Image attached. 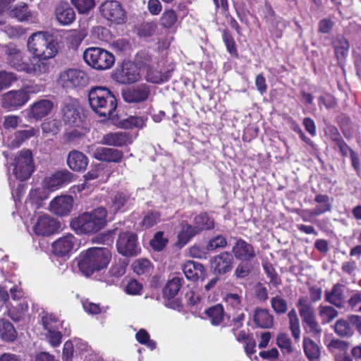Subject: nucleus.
<instances>
[{
    "label": "nucleus",
    "instance_id": "obj_1",
    "mask_svg": "<svg viewBox=\"0 0 361 361\" xmlns=\"http://www.w3.org/2000/svg\"><path fill=\"white\" fill-rule=\"evenodd\" d=\"M59 43L54 37L47 32L33 33L27 40V49L32 54V61L37 65L44 64L43 73L49 70L48 60L58 53Z\"/></svg>",
    "mask_w": 361,
    "mask_h": 361
},
{
    "label": "nucleus",
    "instance_id": "obj_2",
    "mask_svg": "<svg viewBox=\"0 0 361 361\" xmlns=\"http://www.w3.org/2000/svg\"><path fill=\"white\" fill-rule=\"evenodd\" d=\"M112 257L111 252L106 247H90L82 251L75 259L80 271L85 276L106 269Z\"/></svg>",
    "mask_w": 361,
    "mask_h": 361
},
{
    "label": "nucleus",
    "instance_id": "obj_3",
    "mask_svg": "<svg viewBox=\"0 0 361 361\" xmlns=\"http://www.w3.org/2000/svg\"><path fill=\"white\" fill-rule=\"evenodd\" d=\"M107 214L105 207H99L72 219L70 226L78 235L95 234L107 225Z\"/></svg>",
    "mask_w": 361,
    "mask_h": 361
},
{
    "label": "nucleus",
    "instance_id": "obj_4",
    "mask_svg": "<svg viewBox=\"0 0 361 361\" xmlns=\"http://www.w3.org/2000/svg\"><path fill=\"white\" fill-rule=\"evenodd\" d=\"M88 101L92 110L105 119L113 117L117 106V95L103 86L92 87L88 92Z\"/></svg>",
    "mask_w": 361,
    "mask_h": 361
},
{
    "label": "nucleus",
    "instance_id": "obj_5",
    "mask_svg": "<svg viewBox=\"0 0 361 361\" xmlns=\"http://www.w3.org/2000/svg\"><path fill=\"white\" fill-rule=\"evenodd\" d=\"M85 61L96 70H107L115 63L114 54L101 47H91L83 53Z\"/></svg>",
    "mask_w": 361,
    "mask_h": 361
},
{
    "label": "nucleus",
    "instance_id": "obj_6",
    "mask_svg": "<svg viewBox=\"0 0 361 361\" xmlns=\"http://www.w3.org/2000/svg\"><path fill=\"white\" fill-rule=\"evenodd\" d=\"M100 16L111 24L120 25L128 20V15L123 5L117 0H106L98 8Z\"/></svg>",
    "mask_w": 361,
    "mask_h": 361
},
{
    "label": "nucleus",
    "instance_id": "obj_7",
    "mask_svg": "<svg viewBox=\"0 0 361 361\" xmlns=\"http://www.w3.org/2000/svg\"><path fill=\"white\" fill-rule=\"evenodd\" d=\"M13 173L21 181L28 179L35 170L32 153L30 149H23L16 155L13 162Z\"/></svg>",
    "mask_w": 361,
    "mask_h": 361
},
{
    "label": "nucleus",
    "instance_id": "obj_8",
    "mask_svg": "<svg viewBox=\"0 0 361 361\" xmlns=\"http://www.w3.org/2000/svg\"><path fill=\"white\" fill-rule=\"evenodd\" d=\"M302 324L305 331L314 336L319 335L322 329L318 324L313 306L306 298H300L297 304Z\"/></svg>",
    "mask_w": 361,
    "mask_h": 361
},
{
    "label": "nucleus",
    "instance_id": "obj_9",
    "mask_svg": "<svg viewBox=\"0 0 361 361\" xmlns=\"http://www.w3.org/2000/svg\"><path fill=\"white\" fill-rule=\"evenodd\" d=\"M116 246L117 252L126 257H136L141 252L137 234L130 231L120 233Z\"/></svg>",
    "mask_w": 361,
    "mask_h": 361
},
{
    "label": "nucleus",
    "instance_id": "obj_10",
    "mask_svg": "<svg viewBox=\"0 0 361 361\" xmlns=\"http://www.w3.org/2000/svg\"><path fill=\"white\" fill-rule=\"evenodd\" d=\"M62 86L67 89H82L90 82L88 75L83 71L76 68H68L59 75Z\"/></svg>",
    "mask_w": 361,
    "mask_h": 361
},
{
    "label": "nucleus",
    "instance_id": "obj_11",
    "mask_svg": "<svg viewBox=\"0 0 361 361\" xmlns=\"http://www.w3.org/2000/svg\"><path fill=\"white\" fill-rule=\"evenodd\" d=\"M235 259L228 251H224L213 256L210 259L211 268L217 276L229 274L234 267Z\"/></svg>",
    "mask_w": 361,
    "mask_h": 361
},
{
    "label": "nucleus",
    "instance_id": "obj_12",
    "mask_svg": "<svg viewBox=\"0 0 361 361\" xmlns=\"http://www.w3.org/2000/svg\"><path fill=\"white\" fill-rule=\"evenodd\" d=\"M9 65L18 71H23L29 75L38 76L43 74L44 68L46 67L44 64L37 65L32 61L31 58L27 61H23V53H20L16 56L7 58Z\"/></svg>",
    "mask_w": 361,
    "mask_h": 361
},
{
    "label": "nucleus",
    "instance_id": "obj_13",
    "mask_svg": "<svg viewBox=\"0 0 361 361\" xmlns=\"http://www.w3.org/2000/svg\"><path fill=\"white\" fill-rule=\"evenodd\" d=\"M75 179L76 176L68 169L58 170L51 176L45 178L44 186L50 191H55L73 183Z\"/></svg>",
    "mask_w": 361,
    "mask_h": 361
},
{
    "label": "nucleus",
    "instance_id": "obj_14",
    "mask_svg": "<svg viewBox=\"0 0 361 361\" xmlns=\"http://www.w3.org/2000/svg\"><path fill=\"white\" fill-rule=\"evenodd\" d=\"M151 94L150 86L140 83L126 87L122 91L123 100L127 103H141L148 99Z\"/></svg>",
    "mask_w": 361,
    "mask_h": 361
},
{
    "label": "nucleus",
    "instance_id": "obj_15",
    "mask_svg": "<svg viewBox=\"0 0 361 361\" xmlns=\"http://www.w3.org/2000/svg\"><path fill=\"white\" fill-rule=\"evenodd\" d=\"M61 227L59 221L47 214L39 216L33 226V232L38 236H49L56 233Z\"/></svg>",
    "mask_w": 361,
    "mask_h": 361
},
{
    "label": "nucleus",
    "instance_id": "obj_16",
    "mask_svg": "<svg viewBox=\"0 0 361 361\" xmlns=\"http://www.w3.org/2000/svg\"><path fill=\"white\" fill-rule=\"evenodd\" d=\"M114 79L121 84H130L137 82L140 76L136 66L130 62L123 63L113 73Z\"/></svg>",
    "mask_w": 361,
    "mask_h": 361
},
{
    "label": "nucleus",
    "instance_id": "obj_17",
    "mask_svg": "<svg viewBox=\"0 0 361 361\" xmlns=\"http://www.w3.org/2000/svg\"><path fill=\"white\" fill-rule=\"evenodd\" d=\"M77 241L74 235L68 233L52 243V253L57 257H66L75 249Z\"/></svg>",
    "mask_w": 361,
    "mask_h": 361
},
{
    "label": "nucleus",
    "instance_id": "obj_18",
    "mask_svg": "<svg viewBox=\"0 0 361 361\" xmlns=\"http://www.w3.org/2000/svg\"><path fill=\"white\" fill-rule=\"evenodd\" d=\"M231 253L240 261H252L257 255L254 246L241 238L234 243Z\"/></svg>",
    "mask_w": 361,
    "mask_h": 361
},
{
    "label": "nucleus",
    "instance_id": "obj_19",
    "mask_svg": "<svg viewBox=\"0 0 361 361\" xmlns=\"http://www.w3.org/2000/svg\"><path fill=\"white\" fill-rule=\"evenodd\" d=\"M54 15L56 21L63 26L71 25L76 18L73 8L65 1H60L56 4Z\"/></svg>",
    "mask_w": 361,
    "mask_h": 361
},
{
    "label": "nucleus",
    "instance_id": "obj_20",
    "mask_svg": "<svg viewBox=\"0 0 361 361\" xmlns=\"http://www.w3.org/2000/svg\"><path fill=\"white\" fill-rule=\"evenodd\" d=\"M131 194L127 190L116 192L111 197V202L109 204L110 213L114 214L126 212L130 204Z\"/></svg>",
    "mask_w": 361,
    "mask_h": 361
},
{
    "label": "nucleus",
    "instance_id": "obj_21",
    "mask_svg": "<svg viewBox=\"0 0 361 361\" xmlns=\"http://www.w3.org/2000/svg\"><path fill=\"white\" fill-rule=\"evenodd\" d=\"M61 118L70 127H79L82 123V116L73 103H63L61 109Z\"/></svg>",
    "mask_w": 361,
    "mask_h": 361
},
{
    "label": "nucleus",
    "instance_id": "obj_22",
    "mask_svg": "<svg viewBox=\"0 0 361 361\" xmlns=\"http://www.w3.org/2000/svg\"><path fill=\"white\" fill-rule=\"evenodd\" d=\"M73 198L71 195L58 196L51 201L50 210L57 216H68L73 209Z\"/></svg>",
    "mask_w": 361,
    "mask_h": 361
},
{
    "label": "nucleus",
    "instance_id": "obj_23",
    "mask_svg": "<svg viewBox=\"0 0 361 361\" xmlns=\"http://www.w3.org/2000/svg\"><path fill=\"white\" fill-rule=\"evenodd\" d=\"M29 99L28 93L23 90L10 91L4 95L2 103L4 107L13 110L23 106Z\"/></svg>",
    "mask_w": 361,
    "mask_h": 361
},
{
    "label": "nucleus",
    "instance_id": "obj_24",
    "mask_svg": "<svg viewBox=\"0 0 361 361\" xmlns=\"http://www.w3.org/2000/svg\"><path fill=\"white\" fill-rule=\"evenodd\" d=\"M187 279L197 281H203L207 276L206 269L204 265L194 260H187L181 267Z\"/></svg>",
    "mask_w": 361,
    "mask_h": 361
},
{
    "label": "nucleus",
    "instance_id": "obj_25",
    "mask_svg": "<svg viewBox=\"0 0 361 361\" xmlns=\"http://www.w3.org/2000/svg\"><path fill=\"white\" fill-rule=\"evenodd\" d=\"M345 286L341 283L335 284L330 290L324 293L325 301L338 309L346 307L347 298L344 295Z\"/></svg>",
    "mask_w": 361,
    "mask_h": 361
},
{
    "label": "nucleus",
    "instance_id": "obj_26",
    "mask_svg": "<svg viewBox=\"0 0 361 361\" xmlns=\"http://www.w3.org/2000/svg\"><path fill=\"white\" fill-rule=\"evenodd\" d=\"M123 157V151L115 148L99 147L94 152L96 159L107 163H120Z\"/></svg>",
    "mask_w": 361,
    "mask_h": 361
},
{
    "label": "nucleus",
    "instance_id": "obj_27",
    "mask_svg": "<svg viewBox=\"0 0 361 361\" xmlns=\"http://www.w3.org/2000/svg\"><path fill=\"white\" fill-rule=\"evenodd\" d=\"M66 163L72 171L83 172L87 169L89 159L88 157L82 152L73 149L68 154Z\"/></svg>",
    "mask_w": 361,
    "mask_h": 361
},
{
    "label": "nucleus",
    "instance_id": "obj_28",
    "mask_svg": "<svg viewBox=\"0 0 361 361\" xmlns=\"http://www.w3.org/2000/svg\"><path fill=\"white\" fill-rule=\"evenodd\" d=\"M53 107V102L49 99L37 101L30 106L29 116L36 121H39L49 115Z\"/></svg>",
    "mask_w": 361,
    "mask_h": 361
},
{
    "label": "nucleus",
    "instance_id": "obj_29",
    "mask_svg": "<svg viewBox=\"0 0 361 361\" xmlns=\"http://www.w3.org/2000/svg\"><path fill=\"white\" fill-rule=\"evenodd\" d=\"M102 143L110 146L123 147L130 143V137L124 132L109 133L103 137Z\"/></svg>",
    "mask_w": 361,
    "mask_h": 361
},
{
    "label": "nucleus",
    "instance_id": "obj_30",
    "mask_svg": "<svg viewBox=\"0 0 361 361\" xmlns=\"http://www.w3.org/2000/svg\"><path fill=\"white\" fill-rule=\"evenodd\" d=\"M181 229L178 233V243L181 246L186 245L193 237L200 234L195 225L183 220L180 223Z\"/></svg>",
    "mask_w": 361,
    "mask_h": 361
},
{
    "label": "nucleus",
    "instance_id": "obj_31",
    "mask_svg": "<svg viewBox=\"0 0 361 361\" xmlns=\"http://www.w3.org/2000/svg\"><path fill=\"white\" fill-rule=\"evenodd\" d=\"M205 319H209L213 326H219L225 317V311L221 304L212 305L204 310Z\"/></svg>",
    "mask_w": 361,
    "mask_h": 361
},
{
    "label": "nucleus",
    "instance_id": "obj_32",
    "mask_svg": "<svg viewBox=\"0 0 361 361\" xmlns=\"http://www.w3.org/2000/svg\"><path fill=\"white\" fill-rule=\"evenodd\" d=\"M184 282V279L180 276H174L169 279L163 288V297L169 300L174 298L178 295Z\"/></svg>",
    "mask_w": 361,
    "mask_h": 361
},
{
    "label": "nucleus",
    "instance_id": "obj_33",
    "mask_svg": "<svg viewBox=\"0 0 361 361\" xmlns=\"http://www.w3.org/2000/svg\"><path fill=\"white\" fill-rule=\"evenodd\" d=\"M255 325L262 329H269L273 326V316L267 309L256 308L253 314Z\"/></svg>",
    "mask_w": 361,
    "mask_h": 361
},
{
    "label": "nucleus",
    "instance_id": "obj_34",
    "mask_svg": "<svg viewBox=\"0 0 361 361\" xmlns=\"http://www.w3.org/2000/svg\"><path fill=\"white\" fill-rule=\"evenodd\" d=\"M193 224L201 233L204 231H210L215 228V221L207 212H202L195 216Z\"/></svg>",
    "mask_w": 361,
    "mask_h": 361
},
{
    "label": "nucleus",
    "instance_id": "obj_35",
    "mask_svg": "<svg viewBox=\"0 0 361 361\" xmlns=\"http://www.w3.org/2000/svg\"><path fill=\"white\" fill-rule=\"evenodd\" d=\"M18 334L13 324L6 319H0V338L6 342H13Z\"/></svg>",
    "mask_w": 361,
    "mask_h": 361
},
{
    "label": "nucleus",
    "instance_id": "obj_36",
    "mask_svg": "<svg viewBox=\"0 0 361 361\" xmlns=\"http://www.w3.org/2000/svg\"><path fill=\"white\" fill-rule=\"evenodd\" d=\"M314 202H317V204L312 210L313 215L319 216L331 210L332 204L329 196L322 194L317 195L314 198Z\"/></svg>",
    "mask_w": 361,
    "mask_h": 361
},
{
    "label": "nucleus",
    "instance_id": "obj_37",
    "mask_svg": "<svg viewBox=\"0 0 361 361\" xmlns=\"http://www.w3.org/2000/svg\"><path fill=\"white\" fill-rule=\"evenodd\" d=\"M334 51L338 61H344L348 56L350 44L343 36H338L333 41Z\"/></svg>",
    "mask_w": 361,
    "mask_h": 361
},
{
    "label": "nucleus",
    "instance_id": "obj_38",
    "mask_svg": "<svg viewBox=\"0 0 361 361\" xmlns=\"http://www.w3.org/2000/svg\"><path fill=\"white\" fill-rule=\"evenodd\" d=\"M8 15L18 21L28 20L32 17V13L25 3H20L9 11Z\"/></svg>",
    "mask_w": 361,
    "mask_h": 361
},
{
    "label": "nucleus",
    "instance_id": "obj_39",
    "mask_svg": "<svg viewBox=\"0 0 361 361\" xmlns=\"http://www.w3.org/2000/svg\"><path fill=\"white\" fill-rule=\"evenodd\" d=\"M262 268L268 281L267 283L270 287L276 288L281 282V278L272 264L269 262L262 263Z\"/></svg>",
    "mask_w": 361,
    "mask_h": 361
},
{
    "label": "nucleus",
    "instance_id": "obj_40",
    "mask_svg": "<svg viewBox=\"0 0 361 361\" xmlns=\"http://www.w3.org/2000/svg\"><path fill=\"white\" fill-rule=\"evenodd\" d=\"M318 314L322 324H329L338 316V312L334 307L329 305H319Z\"/></svg>",
    "mask_w": 361,
    "mask_h": 361
},
{
    "label": "nucleus",
    "instance_id": "obj_41",
    "mask_svg": "<svg viewBox=\"0 0 361 361\" xmlns=\"http://www.w3.org/2000/svg\"><path fill=\"white\" fill-rule=\"evenodd\" d=\"M222 39L226 46V51L228 54L233 57H238V52L237 45L231 32L225 28L222 30Z\"/></svg>",
    "mask_w": 361,
    "mask_h": 361
},
{
    "label": "nucleus",
    "instance_id": "obj_42",
    "mask_svg": "<svg viewBox=\"0 0 361 361\" xmlns=\"http://www.w3.org/2000/svg\"><path fill=\"white\" fill-rule=\"evenodd\" d=\"M157 29V23L154 21H145L136 27V33L140 37H150L154 35Z\"/></svg>",
    "mask_w": 361,
    "mask_h": 361
},
{
    "label": "nucleus",
    "instance_id": "obj_43",
    "mask_svg": "<svg viewBox=\"0 0 361 361\" xmlns=\"http://www.w3.org/2000/svg\"><path fill=\"white\" fill-rule=\"evenodd\" d=\"M161 221V213L156 210H148L145 214L140 225L145 229H149Z\"/></svg>",
    "mask_w": 361,
    "mask_h": 361
},
{
    "label": "nucleus",
    "instance_id": "obj_44",
    "mask_svg": "<svg viewBox=\"0 0 361 361\" xmlns=\"http://www.w3.org/2000/svg\"><path fill=\"white\" fill-rule=\"evenodd\" d=\"M252 269L251 261L241 260L236 266L233 276L238 280L245 279L250 275Z\"/></svg>",
    "mask_w": 361,
    "mask_h": 361
},
{
    "label": "nucleus",
    "instance_id": "obj_45",
    "mask_svg": "<svg viewBox=\"0 0 361 361\" xmlns=\"http://www.w3.org/2000/svg\"><path fill=\"white\" fill-rule=\"evenodd\" d=\"M128 265V261L126 259H120L115 261L111 266L107 274L109 277L120 278L126 274Z\"/></svg>",
    "mask_w": 361,
    "mask_h": 361
},
{
    "label": "nucleus",
    "instance_id": "obj_46",
    "mask_svg": "<svg viewBox=\"0 0 361 361\" xmlns=\"http://www.w3.org/2000/svg\"><path fill=\"white\" fill-rule=\"evenodd\" d=\"M303 348L309 360H313L319 357L320 354L319 348L312 340L304 338Z\"/></svg>",
    "mask_w": 361,
    "mask_h": 361
},
{
    "label": "nucleus",
    "instance_id": "obj_47",
    "mask_svg": "<svg viewBox=\"0 0 361 361\" xmlns=\"http://www.w3.org/2000/svg\"><path fill=\"white\" fill-rule=\"evenodd\" d=\"M334 331L340 337H349L353 334L350 323L344 319L336 321L334 324Z\"/></svg>",
    "mask_w": 361,
    "mask_h": 361
},
{
    "label": "nucleus",
    "instance_id": "obj_48",
    "mask_svg": "<svg viewBox=\"0 0 361 361\" xmlns=\"http://www.w3.org/2000/svg\"><path fill=\"white\" fill-rule=\"evenodd\" d=\"M145 120L142 116H130L119 122V126L125 129H132L133 128H141L145 126Z\"/></svg>",
    "mask_w": 361,
    "mask_h": 361
},
{
    "label": "nucleus",
    "instance_id": "obj_49",
    "mask_svg": "<svg viewBox=\"0 0 361 361\" xmlns=\"http://www.w3.org/2000/svg\"><path fill=\"white\" fill-rule=\"evenodd\" d=\"M228 245V241L226 237L219 234L210 238L206 245V249L208 251H214L218 249H224Z\"/></svg>",
    "mask_w": 361,
    "mask_h": 361
},
{
    "label": "nucleus",
    "instance_id": "obj_50",
    "mask_svg": "<svg viewBox=\"0 0 361 361\" xmlns=\"http://www.w3.org/2000/svg\"><path fill=\"white\" fill-rule=\"evenodd\" d=\"M27 310V303L20 302L17 306L8 309V316L13 322H17L23 318Z\"/></svg>",
    "mask_w": 361,
    "mask_h": 361
},
{
    "label": "nucleus",
    "instance_id": "obj_51",
    "mask_svg": "<svg viewBox=\"0 0 361 361\" xmlns=\"http://www.w3.org/2000/svg\"><path fill=\"white\" fill-rule=\"evenodd\" d=\"M164 231H157L149 242L151 247L157 252L161 251L167 245L169 239L164 237Z\"/></svg>",
    "mask_w": 361,
    "mask_h": 361
},
{
    "label": "nucleus",
    "instance_id": "obj_52",
    "mask_svg": "<svg viewBox=\"0 0 361 361\" xmlns=\"http://www.w3.org/2000/svg\"><path fill=\"white\" fill-rule=\"evenodd\" d=\"M178 16L173 9L165 10L160 18V23L164 28H171L177 22Z\"/></svg>",
    "mask_w": 361,
    "mask_h": 361
},
{
    "label": "nucleus",
    "instance_id": "obj_53",
    "mask_svg": "<svg viewBox=\"0 0 361 361\" xmlns=\"http://www.w3.org/2000/svg\"><path fill=\"white\" fill-rule=\"evenodd\" d=\"M132 268L133 271L137 275H142L149 273L152 264L149 259L141 258L135 260L133 264Z\"/></svg>",
    "mask_w": 361,
    "mask_h": 361
},
{
    "label": "nucleus",
    "instance_id": "obj_54",
    "mask_svg": "<svg viewBox=\"0 0 361 361\" xmlns=\"http://www.w3.org/2000/svg\"><path fill=\"white\" fill-rule=\"evenodd\" d=\"M135 338L138 343L146 345L151 350H154L157 347L156 342L150 339L149 333L145 329H140L135 334Z\"/></svg>",
    "mask_w": 361,
    "mask_h": 361
},
{
    "label": "nucleus",
    "instance_id": "obj_55",
    "mask_svg": "<svg viewBox=\"0 0 361 361\" xmlns=\"http://www.w3.org/2000/svg\"><path fill=\"white\" fill-rule=\"evenodd\" d=\"M276 344L282 353H290L292 352V343L288 335L286 333H280L276 338Z\"/></svg>",
    "mask_w": 361,
    "mask_h": 361
},
{
    "label": "nucleus",
    "instance_id": "obj_56",
    "mask_svg": "<svg viewBox=\"0 0 361 361\" xmlns=\"http://www.w3.org/2000/svg\"><path fill=\"white\" fill-rule=\"evenodd\" d=\"M79 13L87 14L95 6L94 0H71Z\"/></svg>",
    "mask_w": 361,
    "mask_h": 361
},
{
    "label": "nucleus",
    "instance_id": "obj_57",
    "mask_svg": "<svg viewBox=\"0 0 361 361\" xmlns=\"http://www.w3.org/2000/svg\"><path fill=\"white\" fill-rule=\"evenodd\" d=\"M224 300L228 306L233 310H240L243 307L242 297L238 293H227L224 298Z\"/></svg>",
    "mask_w": 361,
    "mask_h": 361
},
{
    "label": "nucleus",
    "instance_id": "obj_58",
    "mask_svg": "<svg viewBox=\"0 0 361 361\" xmlns=\"http://www.w3.org/2000/svg\"><path fill=\"white\" fill-rule=\"evenodd\" d=\"M104 167L102 164H97L91 166L90 170L85 174V180H92L102 176Z\"/></svg>",
    "mask_w": 361,
    "mask_h": 361
},
{
    "label": "nucleus",
    "instance_id": "obj_59",
    "mask_svg": "<svg viewBox=\"0 0 361 361\" xmlns=\"http://www.w3.org/2000/svg\"><path fill=\"white\" fill-rule=\"evenodd\" d=\"M17 80L14 73L6 71L0 72V90L6 89Z\"/></svg>",
    "mask_w": 361,
    "mask_h": 361
},
{
    "label": "nucleus",
    "instance_id": "obj_60",
    "mask_svg": "<svg viewBox=\"0 0 361 361\" xmlns=\"http://www.w3.org/2000/svg\"><path fill=\"white\" fill-rule=\"evenodd\" d=\"M271 307L277 314L285 313L287 311L286 301L279 296H276L271 299Z\"/></svg>",
    "mask_w": 361,
    "mask_h": 361
},
{
    "label": "nucleus",
    "instance_id": "obj_61",
    "mask_svg": "<svg viewBox=\"0 0 361 361\" xmlns=\"http://www.w3.org/2000/svg\"><path fill=\"white\" fill-rule=\"evenodd\" d=\"M142 288V285L135 279H130L126 286V292L129 295H138Z\"/></svg>",
    "mask_w": 361,
    "mask_h": 361
},
{
    "label": "nucleus",
    "instance_id": "obj_62",
    "mask_svg": "<svg viewBox=\"0 0 361 361\" xmlns=\"http://www.w3.org/2000/svg\"><path fill=\"white\" fill-rule=\"evenodd\" d=\"M245 318V314L244 312H241L238 313L236 316L233 317L231 320L230 321L229 326L232 327L231 331L235 334V331L240 329L243 326V322Z\"/></svg>",
    "mask_w": 361,
    "mask_h": 361
},
{
    "label": "nucleus",
    "instance_id": "obj_63",
    "mask_svg": "<svg viewBox=\"0 0 361 361\" xmlns=\"http://www.w3.org/2000/svg\"><path fill=\"white\" fill-rule=\"evenodd\" d=\"M348 347L349 343L347 341L338 338L332 339L328 345V348L331 352H334L335 350H347Z\"/></svg>",
    "mask_w": 361,
    "mask_h": 361
},
{
    "label": "nucleus",
    "instance_id": "obj_64",
    "mask_svg": "<svg viewBox=\"0 0 361 361\" xmlns=\"http://www.w3.org/2000/svg\"><path fill=\"white\" fill-rule=\"evenodd\" d=\"M73 353L74 348L73 343L70 341L65 342L62 352L63 361H72Z\"/></svg>",
    "mask_w": 361,
    "mask_h": 361
}]
</instances>
